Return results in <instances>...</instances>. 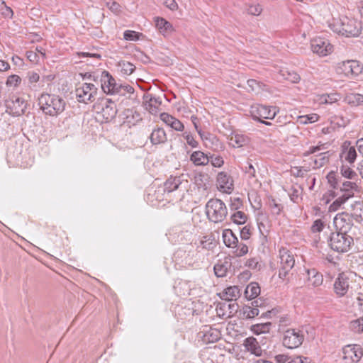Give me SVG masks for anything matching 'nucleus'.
Masks as SVG:
<instances>
[{
    "mask_svg": "<svg viewBox=\"0 0 363 363\" xmlns=\"http://www.w3.org/2000/svg\"><path fill=\"white\" fill-rule=\"evenodd\" d=\"M222 238L227 247L233 249L238 247V238L230 229L223 230Z\"/></svg>",
    "mask_w": 363,
    "mask_h": 363,
    "instance_id": "b1692460",
    "label": "nucleus"
},
{
    "mask_svg": "<svg viewBox=\"0 0 363 363\" xmlns=\"http://www.w3.org/2000/svg\"><path fill=\"white\" fill-rule=\"evenodd\" d=\"M262 10V6L259 4H256L250 6L247 11L251 15L257 16L261 13Z\"/></svg>",
    "mask_w": 363,
    "mask_h": 363,
    "instance_id": "052dcab7",
    "label": "nucleus"
},
{
    "mask_svg": "<svg viewBox=\"0 0 363 363\" xmlns=\"http://www.w3.org/2000/svg\"><path fill=\"white\" fill-rule=\"evenodd\" d=\"M345 159L349 163L352 164L357 158V152L354 147L352 146L348 148L345 152Z\"/></svg>",
    "mask_w": 363,
    "mask_h": 363,
    "instance_id": "c03bdc74",
    "label": "nucleus"
},
{
    "mask_svg": "<svg viewBox=\"0 0 363 363\" xmlns=\"http://www.w3.org/2000/svg\"><path fill=\"white\" fill-rule=\"evenodd\" d=\"M306 272L308 286L317 287L323 284V277L322 274L318 272L315 269H306Z\"/></svg>",
    "mask_w": 363,
    "mask_h": 363,
    "instance_id": "4be33fe9",
    "label": "nucleus"
},
{
    "mask_svg": "<svg viewBox=\"0 0 363 363\" xmlns=\"http://www.w3.org/2000/svg\"><path fill=\"white\" fill-rule=\"evenodd\" d=\"M354 304L358 308L359 311H362L363 313V294H359L356 301L354 302Z\"/></svg>",
    "mask_w": 363,
    "mask_h": 363,
    "instance_id": "774afa93",
    "label": "nucleus"
},
{
    "mask_svg": "<svg viewBox=\"0 0 363 363\" xmlns=\"http://www.w3.org/2000/svg\"><path fill=\"white\" fill-rule=\"evenodd\" d=\"M6 111L13 116H20L25 113L28 103L23 98L18 96H12L5 103Z\"/></svg>",
    "mask_w": 363,
    "mask_h": 363,
    "instance_id": "6e6552de",
    "label": "nucleus"
},
{
    "mask_svg": "<svg viewBox=\"0 0 363 363\" xmlns=\"http://www.w3.org/2000/svg\"><path fill=\"white\" fill-rule=\"evenodd\" d=\"M118 67L121 68V72L126 75L131 74L135 69L133 64L127 61L119 62Z\"/></svg>",
    "mask_w": 363,
    "mask_h": 363,
    "instance_id": "e433bc0d",
    "label": "nucleus"
},
{
    "mask_svg": "<svg viewBox=\"0 0 363 363\" xmlns=\"http://www.w3.org/2000/svg\"><path fill=\"white\" fill-rule=\"evenodd\" d=\"M101 85L103 91L108 94H115L120 89L119 84L107 71H103L101 74Z\"/></svg>",
    "mask_w": 363,
    "mask_h": 363,
    "instance_id": "f8f14e48",
    "label": "nucleus"
},
{
    "mask_svg": "<svg viewBox=\"0 0 363 363\" xmlns=\"http://www.w3.org/2000/svg\"><path fill=\"white\" fill-rule=\"evenodd\" d=\"M349 286V279L344 274H340L335 281L334 289L337 295L342 296L347 292Z\"/></svg>",
    "mask_w": 363,
    "mask_h": 363,
    "instance_id": "aec40b11",
    "label": "nucleus"
},
{
    "mask_svg": "<svg viewBox=\"0 0 363 363\" xmlns=\"http://www.w3.org/2000/svg\"><path fill=\"white\" fill-rule=\"evenodd\" d=\"M188 186V181L184 179V176L170 177L164 183V191L168 193L183 188L186 189Z\"/></svg>",
    "mask_w": 363,
    "mask_h": 363,
    "instance_id": "dca6fc26",
    "label": "nucleus"
},
{
    "mask_svg": "<svg viewBox=\"0 0 363 363\" xmlns=\"http://www.w3.org/2000/svg\"><path fill=\"white\" fill-rule=\"evenodd\" d=\"M234 249H235V250L233 251V253L237 257H242V256L245 255L246 254H247V252H248L247 245L242 242H241L240 244L238 243V247Z\"/></svg>",
    "mask_w": 363,
    "mask_h": 363,
    "instance_id": "49530a36",
    "label": "nucleus"
},
{
    "mask_svg": "<svg viewBox=\"0 0 363 363\" xmlns=\"http://www.w3.org/2000/svg\"><path fill=\"white\" fill-rule=\"evenodd\" d=\"M190 160L196 166H205L209 163L208 155L199 150L192 152Z\"/></svg>",
    "mask_w": 363,
    "mask_h": 363,
    "instance_id": "bb28decb",
    "label": "nucleus"
},
{
    "mask_svg": "<svg viewBox=\"0 0 363 363\" xmlns=\"http://www.w3.org/2000/svg\"><path fill=\"white\" fill-rule=\"evenodd\" d=\"M98 88L92 83H82L75 89V95L80 103L93 102L97 95Z\"/></svg>",
    "mask_w": 363,
    "mask_h": 363,
    "instance_id": "20e7f679",
    "label": "nucleus"
},
{
    "mask_svg": "<svg viewBox=\"0 0 363 363\" xmlns=\"http://www.w3.org/2000/svg\"><path fill=\"white\" fill-rule=\"evenodd\" d=\"M218 188L225 193H230L233 189L232 178L225 172H220L217 177Z\"/></svg>",
    "mask_w": 363,
    "mask_h": 363,
    "instance_id": "6ab92c4d",
    "label": "nucleus"
},
{
    "mask_svg": "<svg viewBox=\"0 0 363 363\" xmlns=\"http://www.w3.org/2000/svg\"><path fill=\"white\" fill-rule=\"evenodd\" d=\"M271 326L270 322L256 323L251 326V330L257 335L267 333L271 330Z\"/></svg>",
    "mask_w": 363,
    "mask_h": 363,
    "instance_id": "72a5a7b5",
    "label": "nucleus"
},
{
    "mask_svg": "<svg viewBox=\"0 0 363 363\" xmlns=\"http://www.w3.org/2000/svg\"><path fill=\"white\" fill-rule=\"evenodd\" d=\"M351 217L354 219L357 222H361L363 220V202L355 201L351 206Z\"/></svg>",
    "mask_w": 363,
    "mask_h": 363,
    "instance_id": "c756f323",
    "label": "nucleus"
},
{
    "mask_svg": "<svg viewBox=\"0 0 363 363\" xmlns=\"http://www.w3.org/2000/svg\"><path fill=\"white\" fill-rule=\"evenodd\" d=\"M141 37H143V34L141 33L134 30H128L123 33V38L128 41H137L139 40Z\"/></svg>",
    "mask_w": 363,
    "mask_h": 363,
    "instance_id": "58836bf2",
    "label": "nucleus"
},
{
    "mask_svg": "<svg viewBox=\"0 0 363 363\" xmlns=\"http://www.w3.org/2000/svg\"><path fill=\"white\" fill-rule=\"evenodd\" d=\"M260 293V288L257 283L250 284L245 289V297L252 300L255 298Z\"/></svg>",
    "mask_w": 363,
    "mask_h": 363,
    "instance_id": "2f4dec72",
    "label": "nucleus"
},
{
    "mask_svg": "<svg viewBox=\"0 0 363 363\" xmlns=\"http://www.w3.org/2000/svg\"><path fill=\"white\" fill-rule=\"evenodd\" d=\"M230 266H231V263L228 260H227V259H225L223 261L219 260L215 264L214 268H213L215 274L218 277H225Z\"/></svg>",
    "mask_w": 363,
    "mask_h": 363,
    "instance_id": "c85d7f7f",
    "label": "nucleus"
},
{
    "mask_svg": "<svg viewBox=\"0 0 363 363\" xmlns=\"http://www.w3.org/2000/svg\"><path fill=\"white\" fill-rule=\"evenodd\" d=\"M247 215L242 211H237L231 216V220L234 223L242 225L247 221Z\"/></svg>",
    "mask_w": 363,
    "mask_h": 363,
    "instance_id": "4c0bfd02",
    "label": "nucleus"
},
{
    "mask_svg": "<svg viewBox=\"0 0 363 363\" xmlns=\"http://www.w3.org/2000/svg\"><path fill=\"white\" fill-rule=\"evenodd\" d=\"M325 225L324 221L321 219H316L311 225V231L313 233H320L323 230Z\"/></svg>",
    "mask_w": 363,
    "mask_h": 363,
    "instance_id": "3c124183",
    "label": "nucleus"
},
{
    "mask_svg": "<svg viewBox=\"0 0 363 363\" xmlns=\"http://www.w3.org/2000/svg\"><path fill=\"white\" fill-rule=\"evenodd\" d=\"M120 89L117 94L125 95L126 93L132 94L134 91L133 86L128 84H119Z\"/></svg>",
    "mask_w": 363,
    "mask_h": 363,
    "instance_id": "13d9d810",
    "label": "nucleus"
},
{
    "mask_svg": "<svg viewBox=\"0 0 363 363\" xmlns=\"http://www.w3.org/2000/svg\"><path fill=\"white\" fill-rule=\"evenodd\" d=\"M333 223L336 231L342 233H348L353 226L352 218L346 212L337 213L333 219Z\"/></svg>",
    "mask_w": 363,
    "mask_h": 363,
    "instance_id": "9b49d317",
    "label": "nucleus"
},
{
    "mask_svg": "<svg viewBox=\"0 0 363 363\" xmlns=\"http://www.w3.org/2000/svg\"><path fill=\"white\" fill-rule=\"evenodd\" d=\"M199 134L205 143L206 146L209 147L215 151L223 148V143L216 135L210 133H203L201 130H199Z\"/></svg>",
    "mask_w": 363,
    "mask_h": 363,
    "instance_id": "a211bd4d",
    "label": "nucleus"
},
{
    "mask_svg": "<svg viewBox=\"0 0 363 363\" xmlns=\"http://www.w3.org/2000/svg\"><path fill=\"white\" fill-rule=\"evenodd\" d=\"M150 140L153 145L164 144L167 140V134L162 128L155 127L150 135Z\"/></svg>",
    "mask_w": 363,
    "mask_h": 363,
    "instance_id": "5701e85b",
    "label": "nucleus"
},
{
    "mask_svg": "<svg viewBox=\"0 0 363 363\" xmlns=\"http://www.w3.org/2000/svg\"><path fill=\"white\" fill-rule=\"evenodd\" d=\"M38 100L40 109L52 116L61 113L66 105L65 100L55 94H42Z\"/></svg>",
    "mask_w": 363,
    "mask_h": 363,
    "instance_id": "f257e3e1",
    "label": "nucleus"
},
{
    "mask_svg": "<svg viewBox=\"0 0 363 363\" xmlns=\"http://www.w3.org/2000/svg\"><path fill=\"white\" fill-rule=\"evenodd\" d=\"M229 144L235 148L243 147L249 143V138L243 134L233 133L229 136Z\"/></svg>",
    "mask_w": 363,
    "mask_h": 363,
    "instance_id": "393cba45",
    "label": "nucleus"
},
{
    "mask_svg": "<svg viewBox=\"0 0 363 363\" xmlns=\"http://www.w3.org/2000/svg\"><path fill=\"white\" fill-rule=\"evenodd\" d=\"M279 109L276 106H268L262 104H255L250 107V114L255 121L262 119L272 120L279 113Z\"/></svg>",
    "mask_w": 363,
    "mask_h": 363,
    "instance_id": "0eeeda50",
    "label": "nucleus"
},
{
    "mask_svg": "<svg viewBox=\"0 0 363 363\" xmlns=\"http://www.w3.org/2000/svg\"><path fill=\"white\" fill-rule=\"evenodd\" d=\"M160 118L166 125L177 131H183L184 129V124L179 120L167 113H160Z\"/></svg>",
    "mask_w": 363,
    "mask_h": 363,
    "instance_id": "412c9836",
    "label": "nucleus"
},
{
    "mask_svg": "<svg viewBox=\"0 0 363 363\" xmlns=\"http://www.w3.org/2000/svg\"><path fill=\"white\" fill-rule=\"evenodd\" d=\"M350 328L356 333L363 332V316L350 322Z\"/></svg>",
    "mask_w": 363,
    "mask_h": 363,
    "instance_id": "a18cd8bd",
    "label": "nucleus"
},
{
    "mask_svg": "<svg viewBox=\"0 0 363 363\" xmlns=\"http://www.w3.org/2000/svg\"><path fill=\"white\" fill-rule=\"evenodd\" d=\"M239 297L240 289L237 286L228 287L220 294V298L228 301L236 300Z\"/></svg>",
    "mask_w": 363,
    "mask_h": 363,
    "instance_id": "cd10ccee",
    "label": "nucleus"
},
{
    "mask_svg": "<svg viewBox=\"0 0 363 363\" xmlns=\"http://www.w3.org/2000/svg\"><path fill=\"white\" fill-rule=\"evenodd\" d=\"M340 98V95L337 93H333L322 96V102L325 104H333L337 101Z\"/></svg>",
    "mask_w": 363,
    "mask_h": 363,
    "instance_id": "864d4df0",
    "label": "nucleus"
},
{
    "mask_svg": "<svg viewBox=\"0 0 363 363\" xmlns=\"http://www.w3.org/2000/svg\"><path fill=\"white\" fill-rule=\"evenodd\" d=\"M303 332L298 328H289L283 335V345L289 349L301 346L304 340Z\"/></svg>",
    "mask_w": 363,
    "mask_h": 363,
    "instance_id": "423d86ee",
    "label": "nucleus"
},
{
    "mask_svg": "<svg viewBox=\"0 0 363 363\" xmlns=\"http://www.w3.org/2000/svg\"><path fill=\"white\" fill-rule=\"evenodd\" d=\"M80 57H90L92 59H96L97 60H101V56L98 53H91L88 52H81L77 53Z\"/></svg>",
    "mask_w": 363,
    "mask_h": 363,
    "instance_id": "680f3d73",
    "label": "nucleus"
},
{
    "mask_svg": "<svg viewBox=\"0 0 363 363\" xmlns=\"http://www.w3.org/2000/svg\"><path fill=\"white\" fill-rule=\"evenodd\" d=\"M342 354L345 363H357L363 356V350L359 345H349L343 347Z\"/></svg>",
    "mask_w": 363,
    "mask_h": 363,
    "instance_id": "9d476101",
    "label": "nucleus"
},
{
    "mask_svg": "<svg viewBox=\"0 0 363 363\" xmlns=\"http://www.w3.org/2000/svg\"><path fill=\"white\" fill-rule=\"evenodd\" d=\"M353 242L352 235L347 233L336 231L331 233L329 245L334 251L343 253L350 250Z\"/></svg>",
    "mask_w": 363,
    "mask_h": 363,
    "instance_id": "7ed1b4c3",
    "label": "nucleus"
},
{
    "mask_svg": "<svg viewBox=\"0 0 363 363\" xmlns=\"http://www.w3.org/2000/svg\"><path fill=\"white\" fill-rule=\"evenodd\" d=\"M340 172L345 178L356 182L358 180L357 174L348 166L342 165L340 169Z\"/></svg>",
    "mask_w": 363,
    "mask_h": 363,
    "instance_id": "f704fd0d",
    "label": "nucleus"
},
{
    "mask_svg": "<svg viewBox=\"0 0 363 363\" xmlns=\"http://www.w3.org/2000/svg\"><path fill=\"white\" fill-rule=\"evenodd\" d=\"M291 357L286 354H279L274 357V361L277 363H289Z\"/></svg>",
    "mask_w": 363,
    "mask_h": 363,
    "instance_id": "e2e57ef3",
    "label": "nucleus"
},
{
    "mask_svg": "<svg viewBox=\"0 0 363 363\" xmlns=\"http://www.w3.org/2000/svg\"><path fill=\"white\" fill-rule=\"evenodd\" d=\"M245 266L251 269L259 270L261 268V264L258 258L253 257L247 260Z\"/></svg>",
    "mask_w": 363,
    "mask_h": 363,
    "instance_id": "8fccbe9b",
    "label": "nucleus"
},
{
    "mask_svg": "<svg viewBox=\"0 0 363 363\" xmlns=\"http://www.w3.org/2000/svg\"><path fill=\"white\" fill-rule=\"evenodd\" d=\"M318 119V116L315 113L302 116L300 117V122L303 124L312 123L317 121Z\"/></svg>",
    "mask_w": 363,
    "mask_h": 363,
    "instance_id": "603ef678",
    "label": "nucleus"
},
{
    "mask_svg": "<svg viewBox=\"0 0 363 363\" xmlns=\"http://www.w3.org/2000/svg\"><path fill=\"white\" fill-rule=\"evenodd\" d=\"M329 28L339 35L357 37L361 33V24H328Z\"/></svg>",
    "mask_w": 363,
    "mask_h": 363,
    "instance_id": "1a4fd4ad",
    "label": "nucleus"
},
{
    "mask_svg": "<svg viewBox=\"0 0 363 363\" xmlns=\"http://www.w3.org/2000/svg\"><path fill=\"white\" fill-rule=\"evenodd\" d=\"M206 213L211 222L218 223L225 219L228 209L225 203L220 199H211L206 204Z\"/></svg>",
    "mask_w": 363,
    "mask_h": 363,
    "instance_id": "f03ea898",
    "label": "nucleus"
},
{
    "mask_svg": "<svg viewBox=\"0 0 363 363\" xmlns=\"http://www.w3.org/2000/svg\"><path fill=\"white\" fill-rule=\"evenodd\" d=\"M162 4L171 11H176L178 9V4L175 0H164Z\"/></svg>",
    "mask_w": 363,
    "mask_h": 363,
    "instance_id": "0e129e2a",
    "label": "nucleus"
},
{
    "mask_svg": "<svg viewBox=\"0 0 363 363\" xmlns=\"http://www.w3.org/2000/svg\"><path fill=\"white\" fill-rule=\"evenodd\" d=\"M204 337L206 341L214 342L220 339V333L216 329L211 328L204 335Z\"/></svg>",
    "mask_w": 363,
    "mask_h": 363,
    "instance_id": "79ce46f5",
    "label": "nucleus"
},
{
    "mask_svg": "<svg viewBox=\"0 0 363 363\" xmlns=\"http://www.w3.org/2000/svg\"><path fill=\"white\" fill-rule=\"evenodd\" d=\"M247 86L246 88L248 92H252L256 94H259L263 89L264 85L253 79H248L247 81Z\"/></svg>",
    "mask_w": 363,
    "mask_h": 363,
    "instance_id": "473e14b6",
    "label": "nucleus"
},
{
    "mask_svg": "<svg viewBox=\"0 0 363 363\" xmlns=\"http://www.w3.org/2000/svg\"><path fill=\"white\" fill-rule=\"evenodd\" d=\"M21 79L19 76L13 74L8 77L6 85L10 86H17L20 84Z\"/></svg>",
    "mask_w": 363,
    "mask_h": 363,
    "instance_id": "5fc2aeb1",
    "label": "nucleus"
},
{
    "mask_svg": "<svg viewBox=\"0 0 363 363\" xmlns=\"http://www.w3.org/2000/svg\"><path fill=\"white\" fill-rule=\"evenodd\" d=\"M155 27L164 36H167L174 30L173 24H155Z\"/></svg>",
    "mask_w": 363,
    "mask_h": 363,
    "instance_id": "ea45409f",
    "label": "nucleus"
},
{
    "mask_svg": "<svg viewBox=\"0 0 363 363\" xmlns=\"http://www.w3.org/2000/svg\"><path fill=\"white\" fill-rule=\"evenodd\" d=\"M182 135L189 146L191 147H196L198 146V142L194 138L190 133L184 132Z\"/></svg>",
    "mask_w": 363,
    "mask_h": 363,
    "instance_id": "6e6d98bb",
    "label": "nucleus"
},
{
    "mask_svg": "<svg viewBox=\"0 0 363 363\" xmlns=\"http://www.w3.org/2000/svg\"><path fill=\"white\" fill-rule=\"evenodd\" d=\"M27 78L28 80V86H30V88L33 89H36L38 88L36 83L40 79L39 74L34 72H29L27 74Z\"/></svg>",
    "mask_w": 363,
    "mask_h": 363,
    "instance_id": "a19ab883",
    "label": "nucleus"
},
{
    "mask_svg": "<svg viewBox=\"0 0 363 363\" xmlns=\"http://www.w3.org/2000/svg\"><path fill=\"white\" fill-rule=\"evenodd\" d=\"M328 183L330 184V186L333 187L334 189H338V184L335 179V177L333 174L330 173L327 176Z\"/></svg>",
    "mask_w": 363,
    "mask_h": 363,
    "instance_id": "338daca9",
    "label": "nucleus"
},
{
    "mask_svg": "<svg viewBox=\"0 0 363 363\" xmlns=\"http://www.w3.org/2000/svg\"><path fill=\"white\" fill-rule=\"evenodd\" d=\"M338 69H341L345 75L358 76L362 73L363 67L357 60H347L339 64Z\"/></svg>",
    "mask_w": 363,
    "mask_h": 363,
    "instance_id": "2eb2a0df",
    "label": "nucleus"
},
{
    "mask_svg": "<svg viewBox=\"0 0 363 363\" xmlns=\"http://www.w3.org/2000/svg\"><path fill=\"white\" fill-rule=\"evenodd\" d=\"M209 162L215 167H220L224 164V160L222 157L216 155H211L208 156Z\"/></svg>",
    "mask_w": 363,
    "mask_h": 363,
    "instance_id": "09e8293b",
    "label": "nucleus"
},
{
    "mask_svg": "<svg viewBox=\"0 0 363 363\" xmlns=\"http://www.w3.org/2000/svg\"><path fill=\"white\" fill-rule=\"evenodd\" d=\"M347 201L342 196H339L329 206L330 212H335L340 209L341 206Z\"/></svg>",
    "mask_w": 363,
    "mask_h": 363,
    "instance_id": "37998d69",
    "label": "nucleus"
},
{
    "mask_svg": "<svg viewBox=\"0 0 363 363\" xmlns=\"http://www.w3.org/2000/svg\"><path fill=\"white\" fill-rule=\"evenodd\" d=\"M245 349L256 356L262 354V349L257 340L253 337H247L243 343Z\"/></svg>",
    "mask_w": 363,
    "mask_h": 363,
    "instance_id": "a878e982",
    "label": "nucleus"
},
{
    "mask_svg": "<svg viewBox=\"0 0 363 363\" xmlns=\"http://www.w3.org/2000/svg\"><path fill=\"white\" fill-rule=\"evenodd\" d=\"M259 314V310L253 307H246L243 311L244 316L247 319L253 318L255 316H257Z\"/></svg>",
    "mask_w": 363,
    "mask_h": 363,
    "instance_id": "de8ad7c7",
    "label": "nucleus"
},
{
    "mask_svg": "<svg viewBox=\"0 0 363 363\" xmlns=\"http://www.w3.org/2000/svg\"><path fill=\"white\" fill-rule=\"evenodd\" d=\"M338 189L341 194L340 196L348 201L354 196L355 192L358 191L359 186L356 182L345 181L338 186Z\"/></svg>",
    "mask_w": 363,
    "mask_h": 363,
    "instance_id": "f3484780",
    "label": "nucleus"
},
{
    "mask_svg": "<svg viewBox=\"0 0 363 363\" xmlns=\"http://www.w3.org/2000/svg\"><path fill=\"white\" fill-rule=\"evenodd\" d=\"M143 104L145 108L152 115H157L160 111L162 99L151 94H145L143 96Z\"/></svg>",
    "mask_w": 363,
    "mask_h": 363,
    "instance_id": "4468645a",
    "label": "nucleus"
},
{
    "mask_svg": "<svg viewBox=\"0 0 363 363\" xmlns=\"http://www.w3.org/2000/svg\"><path fill=\"white\" fill-rule=\"evenodd\" d=\"M105 3L107 7L114 13H116L120 10L121 6L119 4L113 0H105Z\"/></svg>",
    "mask_w": 363,
    "mask_h": 363,
    "instance_id": "4d7b16f0",
    "label": "nucleus"
},
{
    "mask_svg": "<svg viewBox=\"0 0 363 363\" xmlns=\"http://www.w3.org/2000/svg\"><path fill=\"white\" fill-rule=\"evenodd\" d=\"M250 229L248 226H244L240 230V238L242 240H247L250 238Z\"/></svg>",
    "mask_w": 363,
    "mask_h": 363,
    "instance_id": "69168bd1",
    "label": "nucleus"
},
{
    "mask_svg": "<svg viewBox=\"0 0 363 363\" xmlns=\"http://www.w3.org/2000/svg\"><path fill=\"white\" fill-rule=\"evenodd\" d=\"M295 259L293 254L286 248L279 250V277L284 279L294 267Z\"/></svg>",
    "mask_w": 363,
    "mask_h": 363,
    "instance_id": "39448f33",
    "label": "nucleus"
},
{
    "mask_svg": "<svg viewBox=\"0 0 363 363\" xmlns=\"http://www.w3.org/2000/svg\"><path fill=\"white\" fill-rule=\"evenodd\" d=\"M311 50L319 56H327L333 52V45L326 39L318 38L311 42Z\"/></svg>",
    "mask_w": 363,
    "mask_h": 363,
    "instance_id": "ddd939ff",
    "label": "nucleus"
},
{
    "mask_svg": "<svg viewBox=\"0 0 363 363\" xmlns=\"http://www.w3.org/2000/svg\"><path fill=\"white\" fill-rule=\"evenodd\" d=\"M329 156V152H321L315 155L313 159L312 158L313 164H311V166L313 169H318L323 167L327 163H328Z\"/></svg>",
    "mask_w": 363,
    "mask_h": 363,
    "instance_id": "7c9ffc66",
    "label": "nucleus"
},
{
    "mask_svg": "<svg viewBox=\"0 0 363 363\" xmlns=\"http://www.w3.org/2000/svg\"><path fill=\"white\" fill-rule=\"evenodd\" d=\"M269 206L273 214L279 215L281 211V207L274 199L269 201Z\"/></svg>",
    "mask_w": 363,
    "mask_h": 363,
    "instance_id": "bf43d9fd",
    "label": "nucleus"
},
{
    "mask_svg": "<svg viewBox=\"0 0 363 363\" xmlns=\"http://www.w3.org/2000/svg\"><path fill=\"white\" fill-rule=\"evenodd\" d=\"M103 112L104 113V115H108L106 117L108 118H114L117 113V111L116 108V105L111 100H107L106 101V105L103 108Z\"/></svg>",
    "mask_w": 363,
    "mask_h": 363,
    "instance_id": "c9c22d12",
    "label": "nucleus"
}]
</instances>
